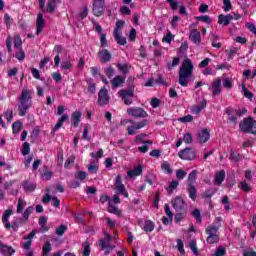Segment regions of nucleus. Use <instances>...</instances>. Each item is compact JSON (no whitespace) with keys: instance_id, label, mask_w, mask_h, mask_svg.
I'll use <instances>...</instances> for the list:
<instances>
[{"instance_id":"nucleus-1","label":"nucleus","mask_w":256,"mask_h":256,"mask_svg":"<svg viewBox=\"0 0 256 256\" xmlns=\"http://www.w3.org/2000/svg\"><path fill=\"white\" fill-rule=\"evenodd\" d=\"M191 75H193V62H191V59L187 58L183 61L179 68V85H181V87H188V79L191 77Z\"/></svg>"},{"instance_id":"nucleus-2","label":"nucleus","mask_w":256,"mask_h":256,"mask_svg":"<svg viewBox=\"0 0 256 256\" xmlns=\"http://www.w3.org/2000/svg\"><path fill=\"white\" fill-rule=\"evenodd\" d=\"M31 90L22 89L21 95L18 97L19 105H18V115L20 117H25L27 115V111L31 108Z\"/></svg>"},{"instance_id":"nucleus-3","label":"nucleus","mask_w":256,"mask_h":256,"mask_svg":"<svg viewBox=\"0 0 256 256\" xmlns=\"http://www.w3.org/2000/svg\"><path fill=\"white\" fill-rule=\"evenodd\" d=\"M220 227H221V224H219L218 226L210 224L206 227L205 233H206V235H208V237L206 238V242L209 245H215V244L219 243V241L221 239V237L219 236Z\"/></svg>"},{"instance_id":"nucleus-4","label":"nucleus","mask_w":256,"mask_h":256,"mask_svg":"<svg viewBox=\"0 0 256 256\" xmlns=\"http://www.w3.org/2000/svg\"><path fill=\"white\" fill-rule=\"evenodd\" d=\"M255 125H256V120H253V117L248 116L247 118H244L242 122H240L239 124L240 131H242V133H251L256 137V130H253Z\"/></svg>"},{"instance_id":"nucleus-5","label":"nucleus","mask_w":256,"mask_h":256,"mask_svg":"<svg viewBox=\"0 0 256 256\" xmlns=\"http://www.w3.org/2000/svg\"><path fill=\"white\" fill-rule=\"evenodd\" d=\"M118 94L125 105H131L133 103V98L135 97V86H130L128 89H122Z\"/></svg>"},{"instance_id":"nucleus-6","label":"nucleus","mask_w":256,"mask_h":256,"mask_svg":"<svg viewBox=\"0 0 256 256\" xmlns=\"http://www.w3.org/2000/svg\"><path fill=\"white\" fill-rule=\"evenodd\" d=\"M172 207L177 213H186L187 212V202L181 196H176L171 200Z\"/></svg>"},{"instance_id":"nucleus-7","label":"nucleus","mask_w":256,"mask_h":256,"mask_svg":"<svg viewBox=\"0 0 256 256\" xmlns=\"http://www.w3.org/2000/svg\"><path fill=\"white\" fill-rule=\"evenodd\" d=\"M127 114L129 117H134L135 119H145L149 117V113L141 107H130L127 109Z\"/></svg>"},{"instance_id":"nucleus-8","label":"nucleus","mask_w":256,"mask_h":256,"mask_svg":"<svg viewBox=\"0 0 256 256\" xmlns=\"http://www.w3.org/2000/svg\"><path fill=\"white\" fill-rule=\"evenodd\" d=\"M92 13L95 17H103L105 15V0H93Z\"/></svg>"},{"instance_id":"nucleus-9","label":"nucleus","mask_w":256,"mask_h":256,"mask_svg":"<svg viewBox=\"0 0 256 256\" xmlns=\"http://www.w3.org/2000/svg\"><path fill=\"white\" fill-rule=\"evenodd\" d=\"M111 97L109 96V91H107V88H102L98 92V105L100 107H105V105H109Z\"/></svg>"},{"instance_id":"nucleus-10","label":"nucleus","mask_w":256,"mask_h":256,"mask_svg":"<svg viewBox=\"0 0 256 256\" xmlns=\"http://www.w3.org/2000/svg\"><path fill=\"white\" fill-rule=\"evenodd\" d=\"M178 156L180 159H183L184 161H193L195 160V149L193 148H185L183 150H180L178 153Z\"/></svg>"},{"instance_id":"nucleus-11","label":"nucleus","mask_w":256,"mask_h":256,"mask_svg":"<svg viewBox=\"0 0 256 256\" xmlns=\"http://www.w3.org/2000/svg\"><path fill=\"white\" fill-rule=\"evenodd\" d=\"M104 238H101L98 241V245L101 247V251L109 249V244L111 243V234H109L105 229L102 230Z\"/></svg>"},{"instance_id":"nucleus-12","label":"nucleus","mask_w":256,"mask_h":256,"mask_svg":"<svg viewBox=\"0 0 256 256\" xmlns=\"http://www.w3.org/2000/svg\"><path fill=\"white\" fill-rule=\"evenodd\" d=\"M149 125V120L148 119H143L140 122H137L136 124L132 125L131 127L127 128L128 135H135V131L139 129H143V127H147Z\"/></svg>"},{"instance_id":"nucleus-13","label":"nucleus","mask_w":256,"mask_h":256,"mask_svg":"<svg viewBox=\"0 0 256 256\" xmlns=\"http://www.w3.org/2000/svg\"><path fill=\"white\" fill-rule=\"evenodd\" d=\"M98 58H99L100 63H102V64L109 63V61H111V59H112L111 52H109V50H107V49L99 50Z\"/></svg>"},{"instance_id":"nucleus-14","label":"nucleus","mask_w":256,"mask_h":256,"mask_svg":"<svg viewBox=\"0 0 256 256\" xmlns=\"http://www.w3.org/2000/svg\"><path fill=\"white\" fill-rule=\"evenodd\" d=\"M189 39L194 45H201V32L197 29L190 30Z\"/></svg>"},{"instance_id":"nucleus-15","label":"nucleus","mask_w":256,"mask_h":256,"mask_svg":"<svg viewBox=\"0 0 256 256\" xmlns=\"http://www.w3.org/2000/svg\"><path fill=\"white\" fill-rule=\"evenodd\" d=\"M127 79V76L125 75H117L115 76L111 81V85L113 89H117V87H121L123 83H125V80Z\"/></svg>"},{"instance_id":"nucleus-16","label":"nucleus","mask_w":256,"mask_h":256,"mask_svg":"<svg viewBox=\"0 0 256 256\" xmlns=\"http://www.w3.org/2000/svg\"><path fill=\"white\" fill-rule=\"evenodd\" d=\"M197 139L199 143H207L209 139H211V134L209 133V129L203 128L201 132L198 133Z\"/></svg>"},{"instance_id":"nucleus-17","label":"nucleus","mask_w":256,"mask_h":256,"mask_svg":"<svg viewBox=\"0 0 256 256\" xmlns=\"http://www.w3.org/2000/svg\"><path fill=\"white\" fill-rule=\"evenodd\" d=\"M114 187H115L116 195H121V193H123V191H125V185L123 184L121 175L116 176L115 182H114Z\"/></svg>"},{"instance_id":"nucleus-18","label":"nucleus","mask_w":256,"mask_h":256,"mask_svg":"<svg viewBox=\"0 0 256 256\" xmlns=\"http://www.w3.org/2000/svg\"><path fill=\"white\" fill-rule=\"evenodd\" d=\"M225 114L228 116V121L233 123V125H237V114H235V108L227 107L225 109Z\"/></svg>"},{"instance_id":"nucleus-19","label":"nucleus","mask_w":256,"mask_h":256,"mask_svg":"<svg viewBox=\"0 0 256 256\" xmlns=\"http://www.w3.org/2000/svg\"><path fill=\"white\" fill-rule=\"evenodd\" d=\"M36 233L37 232L35 230H32L31 233H29L27 236L24 237V240L26 242L22 246L23 249H25L26 251H29V249H31V245L33 243V237H35Z\"/></svg>"},{"instance_id":"nucleus-20","label":"nucleus","mask_w":256,"mask_h":256,"mask_svg":"<svg viewBox=\"0 0 256 256\" xmlns=\"http://www.w3.org/2000/svg\"><path fill=\"white\" fill-rule=\"evenodd\" d=\"M207 107V100H202L198 105H194L190 108L192 115H199L203 109Z\"/></svg>"},{"instance_id":"nucleus-21","label":"nucleus","mask_w":256,"mask_h":256,"mask_svg":"<svg viewBox=\"0 0 256 256\" xmlns=\"http://www.w3.org/2000/svg\"><path fill=\"white\" fill-rule=\"evenodd\" d=\"M212 97H217V95H221V78L218 77L213 83H212Z\"/></svg>"},{"instance_id":"nucleus-22","label":"nucleus","mask_w":256,"mask_h":256,"mask_svg":"<svg viewBox=\"0 0 256 256\" xmlns=\"http://www.w3.org/2000/svg\"><path fill=\"white\" fill-rule=\"evenodd\" d=\"M0 253L4 256H12L15 254V249L13 247L3 244L0 242Z\"/></svg>"},{"instance_id":"nucleus-23","label":"nucleus","mask_w":256,"mask_h":256,"mask_svg":"<svg viewBox=\"0 0 256 256\" xmlns=\"http://www.w3.org/2000/svg\"><path fill=\"white\" fill-rule=\"evenodd\" d=\"M231 21H233V15L231 14H227V15L220 14L218 16L219 25H224L225 27H227V25H229Z\"/></svg>"},{"instance_id":"nucleus-24","label":"nucleus","mask_w":256,"mask_h":256,"mask_svg":"<svg viewBox=\"0 0 256 256\" xmlns=\"http://www.w3.org/2000/svg\"><path fill=\"white\" fill-rule=\"evenodd\" d=\"M45 27V19H43V14L39 13L36 19V35H39Z\"/></svg>"},{"instance_id":"nucleus-25","label":"nucleus","mask_w":256,"mask_h":256,"mask_svg":"<svg viewBox=\"0 0 256 256\" xmlns=\"http://www.w3.org/2000/svg\"><path fill=\"white\" fill-rule=\"evenodd\" d=\"M187 193L192 201H197V188L194 184H187Z\"/></svg>"},{"instance_id":"nucleus-26","label":"nucleus","mask_w":256,"mask_h":256,"mask_svg":"<svg viewBox=\"0 0 256 256\" xmlns=\"http://www.w3.org/2000/svg\"><path fill=\"white\" fill-rule=\"evenodd\" d=\"M116 67L118 69V71H120V73H122V75H125V77H127L130 69H131V65H129L128 63H116Z\"/></svg>"},{"instance_id":"nucleus-27","label":"nucleus","mask_w":256,"mask_h":256,"mask_svg":"<svg viewBox=\"0 0 256 256\" xmlns=\"http://www.w3.org/2000/svg\"><path fill=\"white\" fill-rule=\"evenodd\" d=\"M69 119V115L67 114H63L57 121L56 125L54 126L52 133H55L57 131H59V129H61V127H63V123H65V121H67Z\"/></svg>"},{"instance_id":"nucleus-28","label":"nucleus","mask_w":256,"mask_h":256,"mask_svg":"<svg viewBox=\"0 0 256 256\" xmlns=\"http://www.w3.org/2000/svg\"><path fill=\"white\" fill-rule=\"evenodd\" d=\"M81 111H75L71 115V125L74 127H79V123H81Z\"/></svg>"},{"instance_id":"nucleus-29","label":"nucleus","mask_w":256,"mask_h":256,"mask_svg":"<svg viewBox=\"0 0 256 256\" xmlns=\"http://www.w3.org/2000/svg\"><path fill=\"white\" fill-rule=\"evenodd\" d=\"M22 187H23L24 191L33 193V191H35V189H37V184L30 182L28 180H25L22 183Z\"/></svg>"},{"instance_id":"nucleus-30","label":"nucleus","mask_w":256,"mask_h":256,"mask_svg":"<svg viewBox=\"0 0 256 256\" xmlns=\"http://www.w3.org/2000/svg\"><path fill=\"white\" fill-rule=\"evenodd\" d=\"M143 173V167L142 166H137L133 170H129L127 172L128 177L133 178V177H139Z\"/></svg>"},{"instance_id":"nucleus-31","label":"nucleus","mask_w":256,"mask_h":256,"mask_svg":"<svg viewBox=\"0 0 256 256\" xmlns=\"http://www.w3.org/2000/svg\"><path fill=\"white\" fill-rule=\"evenodd\" d=\"M143 173V167L142 166H137L133 170H129L127 172L128 177L133 178V177H139Z\"/></svg>"},{"instance_id":"nucleus-32","label":"nucleus","mask_w":256,"mask_h":256,"mask_svg":"<svg viewBox=\"0 0 256 256\" xmlns=\"http://www.w3.org/2000/svg\"><path fill=\"white\" fill-rule=\"evenodd\" d=\"M143 173V167L142 166H137L133 170H129L127 172L128 177L133 178V177H139Z\"/></svg>"},{"instance_id":"nucleus-33","label":"nucleus","mask_w":256,"mask_h":256,"mask_svg":"<svg viewBox=\"0 0 256 256\" xmlns=\"http://www.w3.org/2000/svg\"><path fill=\"white\" fill-rule=\"evenodd\" d=\"M225 181V170L216 173L214 178V185H221Z\"/></svg>"},{"instance_id":"nucleus-34","label":"nucleus","mask_w":256,"mask_h":256,"mask_svg":"<svg viewBox=\"0 0 256 256\" xmlns=\"http://www.w3.org/2000/svg\"><path fill=\"white\" fill-rule=\"evenodd\" d=\"M147 137V134H139L135 137V143H143V145H153L151 140H143Z\"/></svg>"},{"instance_id":"nucleus-35","label":"nucleus","mask_w":256,"mask_h":256,"mask_svg":"<svg viewBox=\"0 0 256 256\" xmlns=\"http://www.w3.org/2000/svg\"><path fill=\"white\" fill-rule=\"evenodd\" d=\"M51 177H53V172H51L47 166H44L43 172L41 173V178L44 181H51Z\"/></svg>"},{"instance_id":"nucleus-36","label":"nucleus","mask_w":256,"mask_h":256,"mask_svg":"<svg viewBox=\"0 0 256 256\" xmlns=\"http://www.w3.org/2000/svg\"><path fill=\"white\" fill-rule=\"evenodd\" d=\"M55 9H57V2H55V0H48L46 5L47 13L53 14L55 13Z\"/></svg>"},{"instance_id":"nucleus-37","label":"nucleus","mask_w":256,"mask_h":256,"mask_svg":"<svg viewBox=\"0 0 256 256\" xmlns=\"http://www.w3.org/2000/svg\"><path fill=\"white\" fill-rule=\"evenodd\" d=\"M21 129H23V123L21 121H16L12 124V133L14 135L21 133Z\"/></svg>"},{"instance_id":"nucleus-38","label":"nucleus","mask_w":256,"mask_h":256,"mask_svg":"<svg viewBox=\"0 0 256 256\" xmlns=\"http://www.w3.org/2000/svg\"><path fill=\"white\" fill-rule=\"evenodd\" d=\"M86 83L88 85V92L92 94L95 93L97 85L93 82V78H87Z\"/></svg>"},{"instance_id":"nucleus-39","label":"nucleus","mask_w":256,"mask_h":256,"mask_svg":"<svg viewBox=\"0 0 256 256\" xmlns=\"http://www.w3.org/2000/svg\"><path fill=\"white\" fill-rule=\"evenodd\" d=\"M114 39L118 45H127V38L121 36V32L118 34H113Z\"/></svg>"},{"instance_id":"nucleus-40","label":"nucleus","mask_w":256,"mask_h":256,"mask_svg":"<svg viewBox=\"0 0 256 256\" xmlns=\"http://www.w3.org/2000/svg\"><path fill=\"white\" fill-rule=\"evenodd\" d=\"M153 229H155V223H153V221H151V220H146L144 222V231L146 233H151V231H153Z\"/></svg>"},{"instance_id":"nucleus-41","label":"nucleus","mask_w":256,"mask_h":256,"mask_svg":"<svg viewBox=\"0 0 256 256\" xmlns=\"http://www.w3.org/2000/svg\"><path fill=\"white\" fill-rule=\"evenodd\" d=\"M51 242L46 241L42 247V256H49V253H51Z\"/></svg>"},{"instance_id":"nucleus-42","label":"nucleus","mask_w":256,"mask_h":256,"mask_svg":"<svg viewBox=\"0 0 256 256\" xmlns=\"http://www.w3.org/2000/svg\"><path fill=\"white\" fill-rule=\"evenodd\" d=\"M125 27V20H118L113 31V35L121 33V29Z\"/></svg>"},{"instance_id":"nucleus-43","label":"nucleus","mask_w":256,"mask_h":256,"mask_svg":"<svg viewBox=\"0 0 256 256\" xmlns=\"http://www.w3.org/2000/svg\"><path fill=\"white\" fill-rule=\"evenodd\" d=\"M82 247H83V255L82 256H89L91 255V244L89 243V241H85L82 243Z\"/></svg>"},{"instance_id":"nucleus-44","label":"nucleus","mask_w":256,"mask_h":256,"mask_svg":"<svg viewBox=\"0 0 256 256\" xmlns=\"http://www.w3.org/2000/svg\"><path fill=\"white\" fill-rule=\"evenodd\" d=\"M197 181V170H193L188 175V183L187 185H194V183Z\"/></svg>"},{"instance_id":"nucleus-45","label":"nucleus","mask_w":256,"mask_h":256,"mask_svg":"<svg viewBox=\"0 0 256 256\" xmlns=\"http://www.w3.org/2000/svg\"><path fill=\"white\" fill-rule=\"evenodd\" d=\"M229 159L230 161H235L236 163H239V161H241L243 157L241 156V154L236 153L234 150H231Z\"/></svg>"},{"instance_id":"nucleus-46","label":"nucleus","mask_w":256,"mask_h":256,"mask_svg":"<svg viewBox=\"0 0 256 256\" xmlns=\"http://www.w3.org/2000/svg\"><path fill=\"white\" fill-rule=\"evenodd\" d=\"M179 187V181L177 180H172L169 184V186L166 188L167 193L171 194L175 189Z\"/></svg>"},{"instance_id":"nucleus-47","label":"nucleus","mask_w":256,"mask_h":256,"mask_svg":"<svg viewBox=\"0 0 256 256\" xmlns=\"http://www.w3.org/2000/svg\"><path fill=\"white\" fill-rule=\"evenodd\" d=\"M22 223H26L23 218H17L15 221L12 222L11 228L13 231H17L19 227H21Z\"/></svg>"},{"instance_id":"nucleus-48","label":"nucleus","mask_w":256,"mask_h":256,"mask_svg":"<svg viewBox=\"0 0 256 256\" xmlns=\"http://www.w3.org/2000/svg\"><path fill=\"white\" fill-rule=\"evenodd\" d=\"M242 91H243L244 97H246V99L253 101V97H255V95H253V93L251 91H249V89H247V86H245V84H242Z\"/></svg>"},{"instance_id":"nucleus-49","label":"nucleus","mask_w":256,"mask_h":256,"mask_svg":"<svg viewBox=\"0 0 256 256\" xmlns=\"http://www.w3.org/2000/svg\"><path fill=\"white\" fill-rule=\"evenodd\" d=\"M104 73L108 79H112V77H115V68H113V66H108L104 69Z\"/></svg>"},{"instance_id":"nucleus-50","label":"nucleus","mask_w":256,"mask_h":256,"mask_svg":"<svg viewBox=\"0 0 256 256\" xmlns=\"http://www.w3.org/2000/svg\"><path fill=\"white\" fill-rule=\"evenodd\" d=\"M179 63H181V59L179 57H175L172 62H168L167 63L168 71H171V69H173V67H177V65H179Z\"/></svg>"},{"instance_id":"nucleus-51","label":"nucleus","mask_w":256,"mask_h":256,"mask_svg":"<svg viewBox=\"0 0 256 256\" xmlns=\"http://www.w3.org/2000/svg\"><path fill=\"white\" fill-rule=\"evenodd\" d=\"M35 211V208L33 206H29L23 213V220L27 222L29 220V215Z\"/></svg>"},{"instance_id":"nucleus-52","label":"nucleus","mask_w":256,"mask_h":256,"mask_svg":"<svg viewBox=\"0 0 256 256\" xmlns=\"http://www.w3.org/2000/svg\"><path fill=\"white\" fill-rule=\"evenodd\" d=\"M191 215L196 219L197 223H202L203 219L201 218V211L199 209H194Z\"/></svg>"},{"instance_id":"nucleus-53","label":"nucleus","mask_w":256,"mask_h":256,"mask_svg":"<svg viewBox=\"0 0 256 256\" xmlns=\"http://www.w3.org/2000/svg\"><path fill=\"white\" fill-rule=\"evenodd\" d=\"M238 187H239V189L244 191V193H249V191H251V186H249V184H247L246 181H241L239 183Z\"/></svg>"},{"instance_id":"nucleus-54","label":"nucleus","mask_w":256,"mask_h":256,"mask_svg":"<svg viewBox=\"0 0 256 256\" xmlns=\"http://www.w3.org/2000/svg\"><path fill=\"white\" fill-rule=\"evenodd\" d=\"M60 68L63 71H69V70L73 69V63H71L69 61H62L61 65H60Z\"/></svg>"},{"instance_id":"nucleus-55","label":"nucleus","mask_w":256,"mask_h":256,"mask_svg":"<svg viewBox=\"0 0 256 256\" xmlns=\"http://www.w3.org/2000/svg\"><path fill=\"white\" fill-rule=\"evenodd\" d=\"M14 47L15 49H18V50L23 49V41L21 40L20 36L14 37Z\"/></svg>"},{"instance_id":"nucleus-56","label":"nucleus","mask_w":256,"mask_h":256,"mask_svg":"<svg viewBox=\"0 0 256 256\" xmlns=\"http://www.w3.org/2000/svg\"><path fill=\"white\" fill-rule=\"evenodd\" d=\"M65 231H67V226L61 224L56 228L55 233L58 235V237H63V235H65Z\"/></svg>"},{"instance_id":"nucleus-57","label":"nucleus","mask_w":256,"mask_h":256,"mask_svg":"<svg viewBox=\"0 0 256 256\" xmlns=\"http://www.w3.org/2000/svg\"><path fill=\"white\" fill-rule=\"evenodd\" d=\"M187 177V172L183 169L176 170V178L178 181H183V179Z\"/></svg>"},{"instance_id":"nucleus-58","label":"nucleus","mask_w":256,"mask_h":256,"mask_svg":"<svg viewBox=\"0 0 256 256\" xmlns=\"http://www.w3.org/2000/svg\"><path fill=\"white\" fill-rule=\"evenodd\" d=\"M39 133H41V127L35 126L31 132V139H39Z\"/></svg>"},{"instance_id":"nucleus-59","label":"nucleus","mask_w":256,"mask_h":256,"mask_svg":"<svg viewBox=\"0 0 256 256\" xmlns=\"http://www.w3.org/2000/svg\"><path fill=\"white\" fill-rule=\"evenodd\" d=\"M226 254H227V250L225 249V247L220 246L216 248V251L212 256H225Z\"/></svg>"},{"instance_id":"nucleus-60","label":"nucleus","mask_w":256,"mask_h":256,"mask_svg":"<svg viewBox=\"0 0 256 256\" xmlns=\"http://www.w3.org/2000/svg\"><path fill=\"white\" fill-rule=\"evenodd\" d=\"M29 151H31V145L29 142H24L21 150L22 155H29Z\"/></svg>"},{"instance_id":"nucleus-61","label":"nucleus","mask_w":256,"mask_h":256,"mask_svg":"<svg viewBox=\"0 0 256 256\" xmlns=\"http://www.w3.org/2000/svg\"><path fill=\"white\" fill-rule=\"evenodd\" d=\"M108 212L113 213V215H121V211H119V208L112 204L108 205Z\"/></svg>"},{"instance_id":"nucleus-62","label":"nucleus","mask_w":256,"mask_h":256,"mask_svg":"<svg viewBox=\"0 0 256 256\" xmlns=\"http://www.w3.org/2000/svg\"><path fill=\"white\" fill-rule=\"evenodd\" d=\"M78 15H79V18L81 19V21H83V19H85L89 15V7L83 6L82 11L79 12Z\"/></svg>"},{"instance_id":"nucleus-63","label":"nucleus","mask_w":256,"mask_h":256,"mask_svg":"<svg viewBox=\"0 0 256 256\" xmlns=\"http://www.w3.org/2000/svg\"><path fill=\"white\" fill-rule=\"evenodd\" d=\"M177 249L181 255H184L185 253V244L183 243V240L178 239L177 240Z\"/></svg>"},{"instance_id":"nucleus-64","label":"nucleus","mask_w":256,"mask_h":256,"mask_svg":"<svg viewBox=\"0 0 256 256\" xmlns=\"http://www.w3.org/2000/svg\"><path fill=\"white\" fill-rule=\"evenodd\" d=\"M196 21H202L203 23H207L208 25H211V18L208 15L204 16H197Z\"/></svg>"}]
</instances>
